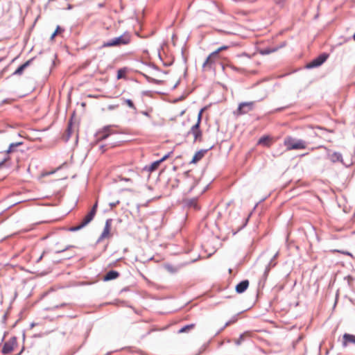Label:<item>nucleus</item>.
Wrapping results in <instances>:
<instances>
[{
    "mask_svg": "<svg viewBox=\"0 0 355 355\" xmlns=\"http://www.w3.org/2000/svg\"><path fill=\"white\" fill-rule=\"evenodd\" d=\"M111 223H112V219H107L106 220L105 225L104 227V230H103L101 236L98 239V241H100L104 239L105 238H106L107 236H108V235L110 234V231Z\"/></svg>",
    "mask_w": 355,
    "mask_h": 355,
    "instance_id": "9d476101",
    "label": "nucleus"
},
{
    "mask_svg": "<svg viewBox=\"0 0 355 355\" xmlns=\"http://www.w3.org/2000/svg\"><path fill=\"white\" fill-rule=\"evenodd\" d=\"M124 103H125L129 107H130L133 110H136V107H135L133 102L130 99L124 100Z\"/></svg>",
    "mask_w": 355,
    "mask_h": 355,
    "instance_id": "393cba45",
    "label": "nucleus"
},
{
    "mask_svg": "<svg viewBox=\"0 0 355 355\" xmlns=\"http://www.w3.org/2000/svg\"><path fill=\"white\" fill-rule=\"evenodd\" d=\"M250 336L251 333L250 331H245L241 334L239 338L236 339L234 343L236 345H241L247 338H249Z\"/></svg>",
    "mask_w": 355,
    "mask_h": 355,
    "instance_id": "2eb2a0df",
    "label": "nucleus"
},
{
    "mask_svg": "<svg viewBox=\"0 0 355 355\" xmlns=\"http://www.w3.org/2000/svg\"><path fill=\"white\" fill-rule=\"evenodd\" d=\"M194 327V324H189L183 327L179 330V333H184L187 332L189 330L191 329Z\"/></svg>",
    "mask_w": 355,
    "mask_h": 355,
    "instance_id": "412c9836",
    "label": "nucleus"
},
{
    "mask_svg": "<svg viewBox=\"0 0 355 355\" xmlns=\"http://www.w3.org/2000/svg\"><path fill=\"white\" fill-rule=\"evenodd\" d=\"M123 71L121 69L119 70L118 71V73H117V78L118 79H120L123 77Z\"/></svg>",
    "mask_w": 355,
    "mask_h": 355,
    "instance_id": "c756f323",
    "label": "nucleus"
},
{
    "mask_svg": "<svg viewBox=\"0 0 355 355\" xmlns=\"http://www.w3.org/2000/svg\"><path fill=\"white\" fill-rule=\"evenodd\" d=\"M284 144L287 150L304 149L306 147V143L304 140L297 139L291 137H286Z\"/></svg>",
    "mask_w": 355,
    "mask_h": 355,
    "instance_id": "f03ea898",
    "label": "nucleus"
},
{
    "mask_svg": "<svg viewBox=\"0 0 355 355\" xmlns=\"http://www.w3.org/2000/svg\"><path fill=\"white\" fill-rule=\"evenodd\" d=\"M44 253H45V252H44L42 253V255L38 258V259H37V262H39V261H40L42 260V259L43 255H44Z\"/></svg>",
    "mask_w": 355,
    "mask_h": 355,
    "instance_id": "58836bf2",
    "label": "nucleus"
},
{
    "mask_svg": "<svg viewBox=\"0 0 355 355\" xmlns=\"http://www.w3.org/2000/svg\"><path fill=\"white\" fill-rule=\"evenodd\" d=\"M8 158H5L2 161L0 162V168L4 164V163L8 160Z\"/></svg>",
    "mask_w": 355,
    "mask_h": 355,
    "instance_id": "72a5a7b5",
    "label": "nucleus"
},
{
    "mask_svg": "<svg viewBox=\"0 0 355 355\" xmlns=\"http://www.w3.org/2000/svg\"><path fill=\"white\" fill-rule=\"evenodd\" d=\"M274 1H275L276 2V3H277V4H280V3H282V2H284V0H274Z\"/></svg>",
    "mask_w": 355,
    "mask_h": 355,
    "instance_id": "4c0bfd02",
    "label": "nucleus"
},
{
    "mask_svg": "<svg viewBox=\"0 0 355 355\" xmlns=\"http://www.w3.org/2000/svg\"><path fill=\"white\" fill-rule=\"evenodd\" d=\"M228 48H229L228 46H220V48H218V49H216V51H214L213 55H216V54H219L220 52H221L222 51L226 50Z\"/></svg>",
    "mask_w": 355,
    "mask_h": 355,
    "instance_id": "b1692460",
    "label": "nucleus"
},
{
    "mask_svg": "<svg viewBox=\"0 0 355 355\" xmlns=\"http://www.w3.org/2000/svg\"><path fill=\"white\" fill-rule=\"evenodd\" d=\"M344 339V345H346L347 343H355V336L349 334H345L343 336Z\"/></svg>",
    "mask_w": 355,
    "mask_h": 355,
    "instance_id": "a211bd4d",
    "label": "nucleus"
},
{
    "mask_svg": "<svg viewBox=\"0 0 355 355\" xmlns=\"http://www.w3.org/2000/svg\"><path fill=\"white\" fill-rule=\"evenodd\" d=\"M204 110H205V108L201 109L198 115V120H197V122L196 123V124H198L199 126L200 125L202 114Z\"/></svg>",
    "mask_w": 355,
    "mask_h": 355,
    "instance_id": "a878e982",
    "label": "nucleus"
},
{
    "mask_svg": "<svg viewBox=\"0 0 355 355\" xmlns=\"http://www.w3.org/2000/svg\"><path fill=\"white\" fill-rule=\"evenodd\" d=\"M206 152H207V150H202L196 152V154L194 155V156L193 157V159L191 161V163H196L198 161H200L203 157V156L205 155V153Z\"/></svg>",
    "mask_w": 355,
    "mask_h": 355,
    "instance_id": "f3484780",
    "label": "nucleus"
},
{
    "mask_svg": "<svg viewBox=\"0 0 355 355\" xmlns=\"http://www.w3.org/2000/svg\"><path fill=\"white\" fill-rule=\"evenodd\" d=\"M95 215L94 211H89L83 218L81 223L85 227L87 226L94 219Z\"/></svg>",
    "mask_w": 355,
    "mask_h": 355,
    "instance_id": "4468645a",
    "label": "nucleus"
},
{
    "mask_svg": "<svg viewBox=\"0 0 355 355\" xmlns=\"http://www.w3.org/2000/svg\"><path fill=\"white\" fill-rule=\"evenodd\" d=\"M116 131L114 129L112 125H107L104 127L101 130L97 132L96 137L98 141H103L106 139L110 135L116 134Z\"/></svg>",
    "mask_w": 355,
    "mask_h": 355,
    "instance_id": "20e7f679",
    "label": "nucleus"
},
{
    "mask_svg": "<svg viewBox=\"0 0 355 355\" xmlns=\"http://www.w3.org/2000/svg\"><path fill=\"white\" fill-rule=\"evenodd\" d=\"M268 138L267 137H263L259 140V144H266Z\"/></svg>",
    "mask_w": 355,
    "mask_h": 355,
    "instance_id": "bb28decb",
    "label": "nucleus"
},
{
    "mask_svg": "<svg viewBox=\"0 0 355 355\" xmlns=\"http://www.w3.org/2000/svg\"><path fill=\"white\" fill-rule=\"evenodd\" d=\"M187 134L193 135V136L194 137V140H193L194 142L202 141V133L200 129V126L198 125V124L193 125Z\"/></svg>",
    "mask_w": 355,
    "mask_h": 355,
    "instance_id": "423d86ee",
    "label": "nucleus"
},
{
    "mask_svg": "<svg viewBox=\"0 0 355 355\" xmlns=\"http://www.w3.org/2000/svg\"><path fill=\"white\" fill-rule=\"evenodd\" d=\"M213 54L214 52H212L205 60L202 64V67L204 69H211L213 64L219 60V54H216V55H213Z\"/></svg>",
    "mask_w": 355,
    "mask_h": 355,
    "instance_id": "6e6552de",
    "label": "nucleus"
},
{
    "mask_svg": "<svg viewBox=\"0 0 355 355\" xmlns=\"http://www.w3.org/2000/svg\"><path fill=\"white\" fill-rule=\"evenodd\" d=\"M255 102H243L239 103L236 110L234 112V114L236 116H241L248 114L254 109Z\"/></svg>",
    "mask_w": 355,
    "mask_h": 355,
    "instance_id": "7ed1b4c3",
    "label": "nucleus"
},
{
    "mask_svg": "<svg viewBox=\"0 0 355 355\" xmlns=\"http://www.w3.org/2000/svg\"><path fill=\"white\" fill-rule=\"evenodd\" d=\"M21 142H16L12 143L10 144L8 149L7 150V153H12L15 150V148L20 145H21Z\"/></svg>",
    "mask_w": 355,
    "mask_h": 355,
    "instance_id": "aec40b11",
    "label": "nucleus"
},
{
    "mask_svg": "<svg viewBox=\"0 0 355 355\" xmlns=\"http://www.w3.org/2000/svg\"><path fill=\"white\" fill-rule=\"evenodd\" d=\"M353 38H354V41H355V33H354V35H353Z\"/></svg>",
    "mask_w": 355,
    "mask_h": 355,
    "instance_id": "37998d69",
    "label": "nucleus"
},
{
    "mask_svg": "<svg viewBox=\"0 0 355 355\" xmlns=\"http://www.w3.org/2000/svg\"><path fill=\"white\" fill-rule=\"evenodd\" d=\"M278 255H279V252H277L274 254V256L272 257V259H273L274 260H275V259L277 258Z\"/></svg>",
    "mask_w": 355,
    "mask_h": 355,
    "instance_id": "e433bc0d",
    "label": "nucleus"
},
{
    "mask_svg": "<svg viewBox=\"0 0 355 355\" xmlns=\"http://www.w3.org/2000/svg\"><path fill=\"white\" fill-rule=\"evenodd\" d=\"M119 203H120V201L119 200H116V202H110V206L111 209H113L114 207H115Z\"/></svg>",
    "mask_w": 355,
    "mask_h": 355,
    "instance_id": "cd10ccee",
    "label": "nucleus"
},
{
    "mask_svg": "<svg viewBox=\"0 0 355 355\" xmlns=\"http://www.w3.org/2000/svg\"><path fill=\"white\" fill-rule=\"evenodd\" d=\"M271 51L270 50H266L265 51L262 52L263 54H267L270 53Z\"/></svg>",
    "mask_w": 355,
    "mask_h": 355,
    "instance_id": "ea45409f",
    "label": "nucleus"
},
{
    "mask_svg": "<svg viewBox=\"0 0 355 355\" xmlns=\"http://www.w3.org/2000/svg\"><path fill=\"white\" fill-rule=\"evenodd\" d=\"M118 107H119L118 105H110L108 106V109L111 110L116 109Z\"/></svg>",
    "mask_w": 355,
    "mask_h": 355,
    "instance_id": "473e14b6",
    "label": "nucleus"
},
{
    "mask_svg": "<svg viewBox=\"0 0 355 355\" xmlns=\"http://www.w3.org/2000/svg\"><path fill=\"white\" fill-rule=\"evenodd\" d=\"M236 318H235V319H234V320H230V321H229V322H227L225 323V324L224 325V327H223V329H224V328H225L226 327L229 326L231 323H232V322H235V321H236Z\"/></svg>",
    "mask_w": 355,
    "mask_h": 355,
    "instance_id": "2f4dec72",
    "label": "nucleus"
},
{
    "mask_svg": "<svg viewBox=\"0 0 355 355\" xmlns=\"http://www.w3.org/2000/svg\"><path fill=\"white\" fill-rule=\"evenodd\" d=\"M328 158L331 160V162L335 163L337 162H343V157L340 153L334 152L331 153V151L328 152Z\"/></svg>",
    "mask_w": 355,
    "mask_h": 355,
    "instance_id": "9b49d317",
    "label": "nucleus"
},
{
    "mask_svg": "<svg viewBox=\"0 0 355 355\" xmlns=\"http://www.w3.org/2000/svg\"><path fill=\"white\" fill-rule=\"evenodd\" d=\"M97 207H98V202L96 201L95 202V204L93 205L92 208L91 209L90 211H94V213L96 214V211H97Z\"/></svg>",
    "mask_w": 355,
    "mask_h": 355,
    "instance_id": "c85d7f7f",
    "label": "nucleus"
},
{
    "mask_svg": "<svg viewBox=\"0 0 355 355\" xmlns=\"http://www.w3.org/2000/svg\"><path fill=\"white\" fill-rule=\"evenodd\" d=\"M119 276V273L115 270H110L104 276L103 279L105 281H110L116 279Z\"/></svg>",
    "mask_w": 355,
    "mask_h": 355,
    "instance_id": "dca6fc26",
    "label": "nucleus"
},
{
    "mask_svg": "<svg viewBox=\"0 0 355 355\" xmlns=\"http://www.w3.org/2000/svg\"><path fill=\"white\" fill-rule=\"evenodd\" d=\"M277 263L275 261V260H274L273 259H271L270 262L268 263V266H266V270H265V275H267L270 270L275 267L276 266Z\"/></svg>",
    "mask_w": 355,
    "mask_h": 355,
    "instance_id": "6ab92c4d",
    "label": "nucleus"
},
{
    "mask_svg": "<svg viewBox=\"0 0 355 355\" xmlns=\"http://www.w3.org/2000/svg\"><path fill=\"white\" fill-rule=\"evenodd\" d=\"M122 180H125V181H129L130 179L129 178H123Z\"/></svg>",
    "mask_w": 355,
    "mask_h": 355,
    "instance_id": "79ce46f5",
    "label": "nucleus"
},
{
    "mask_svg": "<svg viewBox=\"0 0 355 355\" xmlns=\"http://www.w3.org/2000/svg\"><path fill=\"white\" fill-rule=\"evenodd\" d=\"M33 58H31L28 60H27L26 62H24L23 64L20 65L13 73V75H21L24 72V69H26L28 67L30 66L33 61Z\"/></svg>",
    "mask_w": 355,
    "mask_h": 355,
    "instance_id": "f8f14e48",
    "label": "nucleus"
},
{
    "mask_svg": "<svg viewBox=\"0 0 355 355\" xmlns=\"http://www.w3.org/2000/svg\"><path fill=\"white\" fill-rule=\"evenodd\" d=\"M172 154V152H170L168 153V154L165 155L162 159H160L159 160H157V161H155L154 162H153L148 167V171H150V172H153L154 171H155L157 167L159 166V165L160 164V163H162V162H164V160H166L169 156L170 155Z\"/></svg>",
    "mask_w": 355,
    "mask_h": 355,
    "instance_id": "1a4fd4ad",
    "label": "nucleus"
},
{
    "mask_svg": "<svg viewBox=\"0 0 355 355\" xmlns=\"http://www.w3.org/2000/svg\"><path fill=\"white\" fill-rule=\"evenodd\" d=\"M56 35H57L56 32H54V33L52 34V35H51V39H53Z\"/></svg>",
    "mask_w": 355,
    "mask_h": 355,
    "instance_id": "a19ab883",
    "label": "nucleus"
},
{
    "mask_svg": "<svg viewBox=\"0 0 355 355\" xmlns=\"http://www.w3.org/2000/svg\"><path fill=\"white\" fill-rule=\"evenodd\" d=\"M345 281H347V283L348 284V286L349 287H352V285H353V282L354 280V277L350 276V275H348V276H346L344 279Z\"/></svg>",
    "mask_w": 355,
    "mask_h": 355,
    "instance_id": "5701e85b",
    "label": "nucleus"
},
{
    "mask_svg": "<svg viewBox=\"0 0 355 355\" xmlns=\"http://www.w3.org/2000/svg\"><path fill=\"white\" fill-rule=\"evenodd\" d=\"M62 29L58 26L55 30V32H56V33L58 34V33H60V31H62Z\"/></svg>",
    "mask_w": 355,
    "mask_h": 355,
    "instance_id": "c9c22d12",
    "label": "nucleus"
},
{
    "mask_svg": "<svg viewBox=\"0 0 355 355\" xmlns=\"http://www.w3.org/2000/svg\"><path fill=\"white\" fill-rule=\"evenodd\" d=\"M329 55L327 53H322L318 55L317 58L312 60L310 62H309L306 67L308 69H312L315 67H320L322 65L328 58Z\"/></svg>",
    "mask_w": 355,
    "mask_h": 355,
    "instance_id": "39448f33",
    "label": "nucleus"
},
{
    "mask_svg": "<svg viewBox=\"0 0 355 355\" xmlns=\"http://www.w3.org/2000/svg\"><path fill=\"white\" fill-rule=\"evenodd\" d=\"M248 286H249V281L247 279L243 280L236 285V291L238 293H242L248 288Z\"/></svg>",
    "mask_w": 355,
    "mask_h": 355,
    "instance_id": "ddd939ff",
    "label": "nucleus"
},
{
    "mask_svg": "<svg viewBox=\"0 0 355 355\" xmlns=\"http://www.w3.org/2000/svg\"><path fill=\"white\" fill-rule=\"evenodd\" d=\"M71 246L69 245V246H67L65 248L62 249V250H57L56 251V253H60V252H63L64 251H66L67 250H68L69 248H71Z\"/></svg>",
    "mask_w": 355,
    "mask_h": 355,
    "instance_id": "7c9ffc66",
    "label": "nucleus"
},
{
    "mask_svg": "<svg viewBox=\"0 0 355 355\" xmlns=\"http://www.w3.org/2000/svg\"><path fill=\"white\" fill-rule=\"evenodd\" d=\"M130 35L128 33H125L119 37H116L109 40L103 43V47L120 46L126 45L130 42Z\"/></svg>",
    "mask_w": 355,
    "mask_h": 355,
    "instance_id": "f257e3e1",
    "label": "nucleus"
},
{
    "mask_svg": "<svg viewBox=\"0 0 355 355\" xmlns=\"http://www.w3.org/2000/svg\"><path fill=\"white\" fill-rule=\"evenodd\" d=\"M83 227H85V226L80 222V224H78V225L73 226V227H70L69 230L71 231V232H76V231H78V230H81Z\"/></svg>",
    "mask_w": 355,
    "mask_h": 355,
    "instance_id": "4be33fe9",
    "label": "nucleus"
},
{
    "mask_svg": "<svg viewBox=\"0 0 355 355\" xmlns=\"http://www.w3.org/2000/svg\"><path fill=\"white\" fill-rule=\"evenodd\" d=\"M339 252L343 253V254H347L348 256L352 257V254L350 252H345V251H342V252L339 251Z\"/></svg>",
    "mask_w": 355,
    "mask_h": 355,
    "instance_id": "f704fd0d",
    "label": "nucleus"
},
{
    "mask_svg": "<svg viewBox=\"0 0 355 355\" xmlns=\"http://www.w3.org/2000/svg\"><path fill=\"white\" fill-rule=\"evenodd\" d=\"M17 345V338L16 337H12L8 341L6 342L2 348V353L4 354H7L10 353L15 346Z\"/></svg>",
    "mask_w": 355,
    "mask_h": 355,
    "instance_id": "0eeeda50",
    "label": "nucleus"
}]
</instances>
